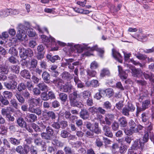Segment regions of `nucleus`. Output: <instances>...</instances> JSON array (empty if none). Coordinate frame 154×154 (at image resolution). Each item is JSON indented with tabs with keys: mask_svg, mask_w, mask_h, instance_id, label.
Here are the masks:
<instances>
[{
	"mask_svg": "<svg viewBox=\"0 0 154 154\" xmlns=\"http://www.w3.org/2000/svg\"><path fill=\"white\" fill-rule=\"evenodd\" d=\"M149 139V133L148 132H145L143 138V140L144 142V144L145 143L148 142Z\"/></svg>",
	"mask_w": 154,
	"mask_h": 154,
	"instance_id": "obj_51",
	"label": "nucleus"
},
{
	"mask_svg": "<svg viewBox=\"0 0 154 154\" xmlns=\"http://www.w3.org/2000/svg\"><path fill=\"white\" fill-rule=\"evenodd\" d=\"M88 75L90 77H95L96 75V72L95 71L88 70L87 71Z\"/></svg>",
	"mask_w": 154,
	"mask_h": 154,
	"instance_id": "obj_59",
	"label": "nucleus"
},
{
	"mask_svg": "<svg viewBox=\"0 0 154 154\" xmlns=\"http://www.w3.org/2000/svg\"><path fill=\"white\" fill-rule=\"evenodd\" d=\"M128 126L130 128L124 129V132L128 136H130L134 133H140L143 127L140 125H137L135 122L132 119H131L128 122Z\"/></svg>",
	"mask_w": 154,
	"mask_h": 154,
	"instance_id": "obj_1",
	"label": "nucleus"
},
{
	"mask_svg": "<svg viewBox=\"0 0 154 154\" xmlns=\"http://www.w3.org/2000/svg\"><path fill=\"white\" fill-rule=\"evenodd\" d=\"M127 148L126 146H121L119 148V151L121 153H125L126 152Z\"/></svg>",
	"mask_w": 154,
	"mask_h": 154,
	"instance_id": "obj_63",
	"label": "nucleus"
},
{
	"mask_svg": "<svg viewBox=\"0 0 154 154\" xmlns=\"http://www.w3.org/2000/svg\"><path fill=\"white\" fill-rule=\"evenodd\" d=\"M110 74L109 70L107 69H103L102 70L100 73V76L103 77L105 76H109Z\"/></svg>",
	"mask_w": 154,
	"mask_h": 154,
	"instance_id": "obj_27",
	"label": "nucleus"
},
{
	"mask_svg": "<svg viewBox=\"0 0 154 154\" xmlns=\"http://www.w3.org/2000/svg\"><path fill=\"white\" fill-rule=\"evenodd\" d=\"M118 122L121 127L124 128L127 125V122L126 118L124 117L120 118L118 120Z\"/></svg>",
	"mask_w": 154,
	"mask_h": 154,
	"instance_id": "obj_17",
	"label": "nucleus"
},
{
	"mask_svg": "<svg viewBox=\"0 0 154 154\" xmlns=\"http://www.w3.org/2000/svg\"><path fill=\"white\" fill-rule=\"evenodd\" d=\"M130 112L128 109L125 106L122 109L121 112L123 115L128 117L130 115Z\"/></svg>",
	"mask_w": 154,
	"mask_h": 154,
	"instance_id": "obj_34",
	"label": "nucleus"
},
{
	"mask_svg": "<svg viewBox=\"0 0 154 154\" xmlns=\"http://www.w3.org/2000/svg\"><path fill=\"white\" fill-rule=\"evenodd\" d=\"M144 146V142L141 141L140 139H136L134 141L132 145V147L134 149L140 148L142 149Z\"/></svg>",
	"mask_w": 154,
	"mask_h": 154,
	"instance_id": "obj_10",
	"label": "nucleus"
},
{
	"mask_svg": "<svg viewBox=\"0 0 154 154\" xmlns=\"http://www.w3.org/2000/svg\"><path fill=\"white\" fill-rule=\"evenodd\" d=\"M46 131L48 134L51 137L53 136L54 133V130L51 127L49 126L47 127L46 128Z\"/></svg>",
	"mask_w": 154,
	"mask_h": 154,
	"instance_id": "obj_38",
	"label": "nucleus"
},
{
	"mask_svg": "<svg viewBox=\"0 0 154 154\" xmlns=\"http://www.w3.org/2000/svg\"><path fill=\"white\" fill-rule=\"evenodd\" d=\"M94 129L92 131L97 134H99L101 132V130L98 127V123L95 122L94 124Z\"/></svg>",
	"mask_w": 154,
	"mask_h": 154,
	"instance_id": "obj_37",
	"label": "nucleus"
},
{
	"mask_svg": "<svg viewBox=\"0 0 154 154\" xmlns=\"http://www.w3.org/2000/svg\"><path fill=\"white\" fill-rule=\"evenodd\" d=\"M150 104V101L149 100H146L143 102L142 107L145 110L148 108Z\"/></svg>",
	"mask_w": 154,
	"mask_h": 154,
	"instance_id": "obj_41",
	"label": "nucleus"
},
{
	"mask_svg": "<svg viewBox=\"0 0 154 154\" xmlns=\"http://www.w3.org/2000/svg\"><path fill=\"white\" fill-rule=\"evenodd\" d=\"M15 96L18 101L21 104H23L24 103L25 100L24 98L20 94L17 93L16 94Z\"/></svg>",
	"mask_w": 154,
	"mask_h": 154,
	"instance_id": "obj_31",
	"label": "nucleus"
},
{
	"mask_svg": "<svg viewBox=\"0 0 154 154\" xmlns=\"http://www.w3.org/2000/svg\"><path fill=\"white\" fill-rule=\"evenodd\" d=\"M37 124L39 125V127L40 128L41 131H43L45 130L46 127L45 122L44 121H43L42 122H38Z\"/></svg>",
	"mask_w": 154,
	"mask_h": 154,
	"instance_id": "obj_30",
	"label": "nucleus"
},
{
	"mask_svg": "<svg viewBox=\"0 0 154 154\" xmlns=\"http://www.w3.org/2000/svg\"><path fill=\"white\" fill-rule=\"evenodd\" d=\"M11 104L15 109H17L18 106L16 100L13 99L11 100L10 101Z\"/></svg>",
	"mask_w": 154,
	"mask_h": 154,
	"instance_id": "obj_56",
	"label": "nucleus"
},
{
	"mask_svg": "<svg viewBox=\"0 0 154 154\" xmlns=\"http://www.w3.org/2000/svg\"><path fill=\"white\" fill-rule=\"evenodd\" d=\"M77 91L75 90L73 92L70 94L69 95V99L70 101L74 100L79 97V95L77 94Z\"/></svg>",
	"mask_w": 154,
	"mask_h": 154,
	"instance_id": "obj_18",
	"label": "nucleus"
},
{
	"mask_svg": "<svg viewBox=\"0 0 154 154\" xmlns=\"http://www.w3.org/2000/svg\"><path fill=\"white\" fill-rule=\"evenodd\" d=\"M48 100L49 99H55L56 97L54 93L52 91H49L48 93Z\"/></svg>",
	"mask_w": 154,
	"mask_h": 154,
	"instance_id": "obj_57",
	"label": "nucleus"
},
{
	"mask_svg": "<svg viewBox=\"0 0 154 154\" xmlns=\"http://www.w3.org/2000/svg\"><path fill=\"white\" fill-rule=\"evenodd\" d=\"M41 37L43 42H48L50 41L51 42H55V39L52 36H50L49 38L45 35H41Z\"/></svg>",
	"mask_w": 154,
	"mask_h": 154,
	"instance_id": "obj_19",
	"label": "nucleus"
},
{
	"mask_svg": "<svg viewBox=\"0 0 154 154\" xmlns=\"http://www.w3.org/2000/svg\"><path fill=\"white\" fill-rule=\"evenodd\" d=\"M11 71L15 73H18L19 72L20 67L17 65H12L11 66Z\"/></svg>",
	"mask_w": 154,
	"mask_h": 154,
	"instance_id": "obj_33",
	"label": "nucleus"
},
{
	"mask_svg": "<svg viewBox=\"0 0 154 154\" xmlns=\"http://www.w3.org/2000/svg\"><path fill=\"white\" fill-rule=\"evenodd\" d=\"M17 123L19 126L21 128H25L26 126V123L23 119L22 117L19 118L17 120Z\"/></svg>",
	"mask_w": 154,
	"mask_h": 154,
	"instance_id": "obj_22",
	"label": "nucleus"
},
{
	"mask_svg": "<svg viewBox=\"0 0 154 154\" xmlns=\"http://www.w3.org/2000/svg\"><path fill=\"white\" fill-rule=\"evenodd\" d=\"M95 143L97 146L99 147H101L103 145V142L101 141L100 139L98 137V136L96 138Z\"/></svg>",
	"mask_w": 154,
	"mask_h": 154,
	"instance_id": "obj_49",
	"label": "nucleus"
},
{
	"mask_svg": "<svg viewBox=\"0 0 154 154\" xmlns=\"http://www.w3.org/2000/svg\"><path fill=\"white\" fill-rule=\"evenodd\" d=\"M28 118L30 119V121L34 122L37 120V117L36 115L33 114H29Z\"/></svg>",
	"mask_w": 154,
	"mask_h": 154,
	"instance_id": "obj_55",
	"label": "nucleus"
},
{
	"mask_svg": "<svg viewBox=\"0 0 154 154\" xmlns=\"http://www.w3.org/2000/svg\"><path fill=\"white\" fill-rule=\"evenodd\" d=\"M19 49L20 55L21 58L25 59L27 57H31L33 55V52L30 49H25L23 48Z\"/></svg>",
	"mask_w": 154,
	"mask_h": 154,
	"instance_id": "obj_3",
	"label": "nucleus"
},
{
	"mask_svg": "<svg viewBox=\"0 0 154 154\" xmlns=\"http://www.w3.org/2000/svg\"><path fill=\"white\" fill-rule=\"evenodd\" d=\"M54 83L58 87L61 88L62 86V81L61 80L57 79L54 80Z\"/></svg>",
	"mask_w": 154,
	"mask_h": 154,
	"instance_id": "obj_62",
	"label": "nucleus"
},
{
	"mask_svg": "<svg viewBox=\"0 0 154 154\" xmlns=\"http://www.w3.org/2000/svg\"><path fill=\"white\" fill-rule=\"evenodd\" d=\"M40 98H35L32 97L31 98L29 99L28 100L29 104L28 108L37 106L40 103Z\"/></svg>",
	"mask_w": 154,
	"mask_h": 154,
	"instance_id": "obj_6",
	"label": "nucleus"
},
{
	"mask_svg": "<svg viewBox=\"0 0 154 154\" xmlns=\"http://www.w3.org/2000/svg\"><path fill=\"white\" fill-rule=\"evenodd\" d=\"M59 97L61 100L63 102H66L67 99V95L65 93H60L59 94Z\"/></svg>",
	"mask_w": 154,
	"mask_h": 154,
	"instance_id": "obj_35",
	"label": "nucleus"
},
{
	"mask_svg": "<svg viewBox=\"0 0 154 154\" xmlns=\"http://www.w3.org/2000/svg\"><path fill=\"white\" fill-rule=\"evenodd\" d=\"M20 74L22 77L27 79H29L30 75L28 71L24 69L21 71Z\"/></svg>",
	"mask_w": 154,
	"mask_h": 154,
	"instance_id": "obj_26",
	"label": "nucleus"
},
{
	"mask_svg": "<svg viewBox=\"0 0 154 154\" xmlns=\"http://www.w3.org/2000/svg\"><path fill=\"white\" fill-rule=\"evenodd\" d=\"M125 67L128 68L132 71L133 74L134 76L138 77L140 76L142 72L140 69H136L134 67L131 65L129 64H125Z\"/></svg>",
	"mask_w": 154,
	"mask_h": 154,
	"instance_id": "obj_5",
	"label": "nucleus"
},
{
	"mask_svg": "<svg viewBox=\"0 0 154 154\" xmlns=\"http://www.w3.org/2000/svg\"><path fill=\"white\" fill-rule=\"evenodd\" d=\"M9 53L13 56H15L17 55L18 54L17 51L16 49L14 47H11L9 50Z\"/></svg>",
	"mask_w": 154,
	"mask_h": 154,
	"instance_id": "obj_42",
	"label": "nucleus"
},
{
	"mask_svg": "<svg viewBox=\"0 0 154 154\" xmlns=\"http://www.w3.org/2000/svg\"><path fill=\"white\" fill-rule=\"evenodd\" d=\"M41 97L43 100H48V94L46 92H44L41 94Z\"/></svg>",
	"mask_w": 154,
	"mask_h": 154,
	"instance_id": "obj_53",
	"label": "nucleus"
},
{
	"mask_svg": "<svg viewBox=\"0 0 154 154\" xmlns=\"http://www.w3.org/2000/svg\"><path fill=\"white\" fill-rule=\"evenodd\" d=\"M118 71L119 76L122 80L126 79L128 76V74H126L125 72L122 70V68L120 66H118Z\"/></svg>",
	"mask_w": 154,
	"mask_h": 154,
	"instance_id": "obj_13",
	"label": "nucleus"
},
{
	"mask_svg": "<svg viewBox=\"0 0 154 154\" xmlns=\"http://www.w3.org/2000/svg\"><path fill=\"white\" fill-rule=\"evenodd\" d=\"M72 88V86L70 83H66L62 85L60 89L61 91L64 92L70 93Z\"/></svg>",
	"mask_w": 154,
	"mask_h": 154,
	"instance_id": "obj_8",
	"label": "nucleus"
},
{
	"mask_svg": "<svg viewBox=\"0 0 154 154\" xmlns=\"http://www.w3.org/2000/svg\"><path fill=\"white\" fill-rule=\"evenodd\" d=\"M81 94L83 98L85 99L89 98L91 95L89 91H84L81 93Z\"/></svg>",
	"mask_w": 154,
	"mask_h": 154,
	"instance_id": "obj_40",
	"label": "nucleus"
},
{
	"mask_svg": "<svg viewBox=\"0 0 154 154\" xmlns=\"http://www.w3.org/2000/svg\"><path fill=\"white\" fill-rule=\"evenodd\" d=\"M141 118L143 122H146L147 121H148L149 117L148 116V114L144 112L141 114Z\"/></svg>",
	"mask_w": 154,
	"mask_h": 154,
	"instance_id": "obj_39",
	"label": "nucleus"
},
{
	"mask_svg": "<svg viewBox=\"0 0 154 154\" xmlns=\"http://www.w3.org/2000/svg\"><path fill=\"white\" fill-rule=\"evenodd\" d=\"M23 27V26L21 24L18 25V27L17 28L18 31L17 34L16 35L17 37L19 40L22 41L26 40L27 37V35L25 33V31L21 29Z\"/></svg>",
	"mask_w": 154,
	"mask_h": 154,
	"instance_id": "obj_4",
	"label": "nucleus"
},
{
	"mask_svg": "<svg viewBox=\"0 0 154 154\" xmlns=\"http://www.w3.org/2000/svg\"><path fill=\"white\" fill-rule=\"evenodd\" d=\"M10 142L14 145H17L20 143V140H18L14 138L11 137L10 138Z\"/></svg>",
	"mask_w": 154,
	"mask_h": 154,
	"instance_id": "obj_29",
	"label": "nucleus"
},
{
	"mask_svg": "<svg viewBox=\"0 0 154 154\" xmlns=\"http://www.w3.org/2000/svg\"><path fill=\"white\" fill-rule=\"evenodd\" d=\"M28 111L32 113H34L38 116L41 115L42 110L40 107H32L28 109Z\"/></svg>",
	"mask_w": 154,
	"mask_h": 154,
	"instance_id": "obj_15",
	"label": "nucleus"
},
{
	"mask_svg": "<svg viewBox=\"0 0 154 154\" xmlns=\"http://www.w3.org/2000/svg\"><path fill=\"white\" fill-rule=\"evenodd\" d=\"M41 136L43 139L50 140L51 138L47 132H43L41 134Z\"/></svg>",
	"mask_w": 154,
	"mask_h": 154,
	"instance_id": "obj_52",
	"label": "nucleus"
},
{
	"mask_svg": "<svg viewBox=\"0 0 154 154\" xmlns=\"http://www.w3.org/2000/svg\"><path fill=\"white\" fill-rule=\"evenodd\" d=\"M46 113L47 115H44L43 116L47 120H49L50 119L52 120H54L56 118V114L53 111H49L47 112Z\"/></svg>",
	"mask_w": 154,
	"mask_h": 154,
	"instance_id": "obj_9",
	"label": "nucleus"
},
{
	"mask_svg": "<svg viewBox=\"0 0 154 154\" xmlns=\"http://www.w3.org/2000/svg\"><path fill=\"white\" fill-rule=\"evenodd\" d=\"M80 117L83 119H88L89 117V113L86 109L82 110L80 113Z\"/></svg>",
	"mask_w": 154,
	"mask_h": 154,
	"instance_id": "obj_21",
	"label": "nucleus"
},
{
	"mask_svg": "<svg viewBox=\"0 0 154 154\" xmlns=\"http://www.w3.org/2000/svg\"><path fill=\"white\" fill-rule=\"evenodd\" d=\"M99 92H97L94 96V98L97 100H100L102 97L101 94L104 93L103 90L99 89L98 90Z\"/></svg>",
	"mask_w": 154,
	"mask_h": 154,
	"instance_id": "obj_32",
	"label": "nucleus"
},
{
	"mask_svg": "<svg viewBox=\"0 0 154 154\" xmlns=\"http://www.w3.org/2000/svg\"><path fill=\"white\" fill-rule=\"evenodd\" d=\"M22 94L27 99H29L31 97L30 94L27 91H25L22 93Z\"/></svg>",
	"mask_w": 154,
	"mask_h": 154,
	"instance_id": "obj_58",
	"label": "nucleus"
},
{
	"mask_svg": "<svg viewBox=\"0 0 154 154\" xmlns=\"http://www.w3.org/2000/svg\"><path fill=\"white\" fill-rule=\"evenodd\" d=\"M119 125L118 123L114 122L112 125V130L115 131L117 130L119 128Z\"/></svg>",
	"mask_w": 154,
	"mask_h": 154,
	"instance_id": "obj_50",
	"label": "nucleus"
},
{
	"mask_svg": "<svg viewBox=\"0 0 154 154\" xmlns=\"http://www.w3.org/2000/svg\"><path fill=\"white\" fill-rule=\"evenodd\" d=\"M103 130L104 134L109 137L112 138L113 136L112 132L110 130V128L108 126L105 125L103 127Z\"/></svg>",
	"mask_w": 154,
	"mask_h": 154,
	"instance_id": "obj_12",
	"label": "nucleus"
},
{
	"mask_svg": "<svg viewBox=\"0 0 154 154\" xmlns=\"http://www.w3.org/2000/svg\"><path fill=\"white\" fill-rule=\"evenodd\" d=\"M69 134V132L66 130H63L61 132L60 136L63 138H66Z\"/></svg>",
	"mask_w": 154,
	"mask_h": 154,
	"instance_id": "obj_46",
	"label": "nucleus"
},
{
	"mask_svg": "<svg viewBox=\"0 0 154 154\" xmlns=\"http://www.w3.org/2000/svg\"><path fill=\"white\" fill-rule=\"evenodd\" d=\"M104 93H105L106 96L110 97L113 95L114 92L113 89L111 88H109L104 90Z\"/></svg>",
	"mask_w": 154,
	"mask_h": 154,
	"instance_id": "obj_24",
	"label": "nucleus"
},
{
	"mask_svg": "<svg viewBox=\"0 0 154 154\" xmlns=\"http://www.w3.org/2000/svg\"><path fill=\"white\" fill-rule=\"evenodd\" d=\"M11 108L10 107H7L6 109H3L2 110V114L3 115L6 116L9 114V111L11 110Z\"/></svg>",
	"mask_w": 154,
	"mask_h": 154,
	"instance_id": "obj_45",
	"label": "nucleus"
},
{
	"mask_svg": "<svg viewBox=\"0 0 154 154\" xmlns=\"http://www.w3.org/2000/svg\"><path fill=\"white\" fill-rule=\"evenodd\" d=\"M125 106L131 112H134L135 109L134 106L131 103H128L127 105H126Z\"/></svg>",
	"mask_w": 154,
	"mask_h": 154,
	"instance_id": "obj_36",
	"label": "nucleus"
},
{
	"mask_svg": "<svg viewBox=\"0 0 154 154\" xmlns=\"http://www.w3.org/2000/svg\"><path fill=\"white\" fill-rule=\"evenodd\" d=\"M52 143L53 145H56L58 146L61 147L63 145L62 143L57 139L54 140L52 142Z\"/></svg>",
	"mask_w": 154,
	"mask_h": 154,
	"instance_id": "obj_47",
	"label": "nucleus"
},
{
	"mask_svg": "<svg viewBox=\"0 0 154 154\" xmlns=\"http://www.w3.org/2000/svg\"><path fill=\"white\" fill-rule=\"evenodd\" d=\"M5 86L8 89L13 90L17 87V83L16 82L10 81L9 83L4 82Z\"/></svg>",
	"mask_w": 154,
	"mask_h": 154,
	"instance_id": "obj_11",
	"label": "nucleus"
},
{
	"mask_svg": "<svg viewBox=\"0 0 154 154\" xmlns=\"http://www.w3.org/2000/svg\"><path fill=\"white\" fill-rule=\"evenodd\" d=\"M97 108L96 107L93 106L89 107L88 109V111L89 112L91 113L92 115H94L95 113H97Z\"/></svg>",
	"mask_w": 154,
	"mask_h": 154,
	"instance_id": "obj_44",
	"label": "nucleus"
},
{
	"mask_svg": "<svg viewBox=\"0 0 154 154\" xmlns=\"http://www.w3.org/2000/svg\"><path fill=\"white\" fill-rule=\"evenodd\" d=\"M88 44H84L81 45L77 44L75 45L74 47L79 52H82L85 49H86L90 51L96 50L100 54V57H102V54L104 52V51L103 49L98 48L97 46L96 45L92 47L88 46Z\"/></svg>",
	"mask_w": 154,
	"mask_h": 154,
	"instance_id": "obj_2",
	"label": "nucleus"
},
{
	"mask_svg": "<svg viewBox=\"0 0 154 154\" xmlns=\"http://www.w3.org/2000/svg\"><path fill=\"white\" fill-rule=\"evenodd\" d=\"M82 145V143L78 141H76L75 142L72 143H71V145L73 147L76 148L79 147L80 146H81Z\"/></svg>",
	"mask_w": 154,
	"mask_h": 154,
	"instance_id": "obj_61",
	"label": "nucleus"
},
{
	"mask_svg": "<svg viewBox=\"0 0 154 154\" xmlns=\"http://www.w3.org/2000/svg\"><path fill=\"white\" fill-rule=\"evenodd\" d=\"M37 86L42 91H47L50 89L49 87L43 82L38 84Z\"/></svg>",
	"mask_w": 154,
	"mask_h": 154,
	"instance_id": "obj_16",
	"label": "nucleus"
},
{
	"mask_svg": "<svg viewBox=\"0 0 154 154\" xmlns=\"http://www.w3.org/2000/svg\"><path fill=\"white\" fill-rule=\"evenodd\" d=\"M26 32L28 36L31 37L34 36L35 34L34 30L31 28L28 29L26 31Z\"/></svg>",
	"mask_w": 154,
	"mask_h": 154,
	"instance_id": "obj_28",
	"label": "nucleus"
},
{
	"mask_svg": "<svg viewBox=\"0 0 154 154\" xmlns=\"http://www.w3.org/2000/svg\"><path fill=\"white\" fill-rule=\"evenodd\" d=\"M12 94L9 91H6L3 93V97L5 98H10L12 96Z\"/></svg>",
	"mask_w": 154,
	"mask_h": 154,
	"instance_id": "obj_43",
	"label": "nucleus"
},
{
	"mask_svg": "<svg viewBox=\"0 0 154 154\" xmlns=\"http://www.w3.org/2000/svg\"><path fill=\"white\" fill-rule=\"evenodd\" d=\"M112 54L114 57L119 62H122V57L120 54L114 49H112Z\"/></svg>",
	"mask_w": 154,
	"mask_h": 154,
	"instance_id": "obj_14",
	"label": "nucleus"
},
{
	"mask_svg": "<svg viewBox=\"0 0 154 154\" xmlns=\"http://www.w3.org/2000/svg\"><path fill=\"white\" fill-rule=\"evenodd\" d=\"M135 56L139 60H144L147 58L146 55L141 54H139Z\"/></svg>",
	"mask_w": 154,
	"mask_h": 154,
	"instance_id": "obj_60",
	"label": "nucleus"
},
{
	"mask_svg": "<svg viewBox=\"0 0 154 154\" xmlns=\"http://www.w3.org/2000/svg\"><path fill=\"white\" fill-rule=\"evenodd\" d=\"M86 85L88 86L91 85L92 87L94 88L98 87L99 85V83L98 81L97 80H92L90 82H87L86 83Z\"/></svg>",
	"mask_w": 154,
	"mask_h": 154,
	"instance_id": "obj_20",
	"label": "nucleus"
},
{
	"mask_svg": "<svg viewBox=\"0 0 154 154\" xmlns=\"http://www.w3.org/2000/svg\"><path fill=\"white\" fill-rule=\"evenodd\" d=\"M1 16L2 17H5L11 14H18V11L16 10H13L12 9H5L2 10L1 12Z\"/></svg>",
	"mask_w": 154,
	"mask_h": 154,
	"instance_id": "obj_7",
	"label": "nucleus"
},
{
	"mask_svg": "<svg viewBox=\"0 0 154 154\" xmlns=\"http://www.w3.org/2000/svg\"><path fill=\"white\" fill-rule=\"evenodd\" d=\"M70 105L72 106L73 107H81L82 105V103L76 100L70 101Z\"/></svg>",
	"mask_w": 154,
	"mask_h": 154,
	"instance_id": "obj_25",
	"label": "nucleus"
},
{
	"mask_svg": "<svg viewBox=\"0 0 154 154\" xmlns=\"http://www.w3.org/2000/svg\"><path fill=\"white\" fill-rule=\"evenodd\" d=\"M64 150L66 154H72V151L71 148L68 147H66L64 148Z\"/></svg>",
	"mask_w": 154,
	"mask_h": 154,
	"instance_id": "obj_64",
	"label": "nucleus"
},
{
	"mask_svg": "<svg viewBox=\"0 0 154 154\" xmlns=\"http://www.w3.org/2000/svg\"><path fill=\"white\" fill-rule=\"evenodd\" d=\"M42 77L45 83H49L48 81L50 79V75L48 72L46 71L44 72L42 74Z\"/></svg>",
	"mask_w": 154,
	"mask_h": 154,
	"instance_id": "obj_23",
	"label": "nucleus"
},
{
	"mask_svg": "<svg viewBox=\"0 0 154 154\" xmlns=\"http://www.w3.org/2000/svg\"><path fill=\"white\" fill-rule=\"evenodd\" d=\"M103 106L104 108L106 109H110L112 106L110 103L108 101L104 102Z\"/></svg>",
	"mask_w": 154,
	"mask_h": 154,
	"instance_id": "obj_54",
	"label": "nucleus"
},
{
	"mask_svg": "<svg viewBox=\"0 0 154 154\" xmlns=\"http://www.w3.org/2000/svg\"><path fill=\"white\" fill-rule=\"evenodd\" d=\"M26 88V86L23 83H21L19 84L18 85L17 89L19 91H22L25 90Z\"/></svg>",
	"mask_w": 154,
	"mask_h": 154,
	"instance_id": "obj_48",
	"label": "nucleus"
}]
</instances>
